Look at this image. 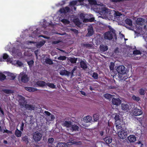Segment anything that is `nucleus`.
<instances>
[{
    "instance_id": "obj_54",
    "label": "nucleus",
    "mask_w": 147,
    "mask_h": 147,
    "mask_svg": "<svg viewBox=\"0 0 147 147\" xmlns=\"http://www.w3.org/2000/svg\"><path fill=\"white\" fill-rule=\"evenodd\" d=\"M54 141V139L53 138H50L48 139V142L49 144H52Z\"/></svg>"
},
{
    "instance_id": "obj_3",
    "label": "nucleus",
    "mask_w": 147,
    "mask_h": 147,
    "mask_svg": "<svg viewBox=\"0 0 147 147\" xmlns=\"http://www.w3.org/2000/svg\"><path fill=\"white\" fill-rule=\"evenodd\" d=\"M19 81L24 83L27 82L28 81V78L27 75L24 73H21L18 77Z\"/></svg>"
},
{
    "instance_id": "obj_58",
    "label": "nucleus",
    "mask_w": 147,
    "mask_h": 147,
    "mask_svg": "<svg viewBox=\"0 0 147 147\" xmlns=\"http://www.w3.org/2000/svg\"><path fill=\"white\" fill-rule=\"evenodd\" d=\"M27 63L28 64H33L34 61L33 60H31L30 61H28Z\"/></svg>"
},
{
    "instance_id": "obj_64",
    "label": "nucleus",
    "mask_w": 147,
    "mask_h": 147,
    "mask_svg": "<svg viewBox=\"0 0 147 147\" xmlns=\"http://www.w3.org/2000/svg\"><path fill=\"white\" fill-rule=\"evenodd\" d=\"M40 36L42 37L45 39H48L49 38V37H48L43 35H40Z\"/></svg>"
},
{
    "instance_id": "obj_60",
    "label": "nucleus",
    "mask_w": 147,
    "mask_h": 147,
    "mask_svg": "<svg viewBox=\"0 0 147 147\" xmlns=\"http://www.w3.org/2000/svg\"><path fill=\"white\" fill-rule=\"evenodd\" d=\"M60 42V41L59 40H57V41H55L53 42V44H57L59 43Z\"/></svg>"
},
{
    "instance_id": "obj_23",
    "label": "nucleus",
    "mask_w": 147,
    "mask_h": 147,
    "mask_svg": "<svg viewBox=\"0 0 147 147\" xmlns=\"http://www.w3.org/2000/svg\"><path fill=\"white\" fill-rule=\"evenodd\" d=\"M104 140L107 144H109L111 142L112 139L110 136L107 137L104 139Z\"/></svg>"
},
{
    "instance_id": "obj_55",
    "label": "nucleus",
    "mask_w": 147,
    "mask_h": 147,
    "mask_svg": "<svg viewBox=\"0 0 147 147\" xmlns=\"http://www.w3.org/2000/svg\"><path fill=\"white\" fill-rule=\"evenodd\" d=\"M81 67L83 69L86 70L87 68L86 65H80Z\"/></svg>"
},
{
    "instance_id": "obj_1",
    "label": "nucleus",
    "mask_w": 147,
    "mask_h": 147,
    "mask_svg": "<svg viewBox=\"0 0 147 147\" xmlns=\"http://www.w3.org/2000/svg\"><path fill=\"white\" fill-rule=\"evenodd\" d=\"M112 30L107 32L105 33L104 34V38L105 39L109 40H111L113 38H117L116 34L115 32V30L111 29Z\"/></svg>"
},
{
    "instance_id": "obj_17",
    "label": "nucleus",
    "mask_w": 147,
    "mask_h": 147,
    "mask_svg": "<svg viewBox=\"0 0 147 147\" xmlns=\"http://www.w3.org/2000/svg\"><path fill=\"white\" fill-rule=\"evenodd\" d=\"M128 140L131 143L134 142L136 140V138L134 135H130L128 137Z\"/></svg>"
},
{
    "instance_id": "obj_51",
    "label": "nucleus",
    "mask_w": 147,
    "mask_h": 147,
    "mask_svg": "<svg viewBox=\"0 0 147 147\" xmlns=\"http://www.w3.org/2000/svg\"><path fill=\"white\" fill-rule=\"evenodd\" d=\"M115 121L116 122H117L118 121H119L120 120V116L119 115H117L116 114L115 117Z\"/></svg>"
},
{
    "instance_id": "obj_15",
    "label": "nucleus",
    "mask_w": 147,
    "mask_h": 147,
    "mask_svg": "<svg viewBox=\"0 0 147 147\" xmlns=\"http://www.w3.org/2000/svg\"><path fill=\"white\" fill-rule=\"evenodd\" d=\"M70 8L67 7H66L64 8H61L59 11L61 13H65L69 12L70 11Z\"/></svg>"
},
{
    "instance_id": "obj_20",
    "label": "nucleus",
    "mask_w": 147,
    "mask_h": 147,
    "mask_svg": "<svg viewBox=\"0 0 147 147\" xmlns=\"http://www.w3.org/2000/svg\"><path fill=\"white\" fill-rule=\"evenodd\" d=\"M100 49L101 51L105 52L108 49V47L107 45L102 44L100 45Z\"/></svg>"
},
{
    "instance_id": "obj_33",
    "label": "nucleus",
    "mask_w": 147,
    "mask_h": 147,
    "mask_svg": "<svg viewBox=\"0 0 147 147\" xmlns=\"http://www.w3.org/2000/svg\"><path fill=\"white\" fill-rule=\"evenodd\" d=\"M94 18H87L84 20L83 21V22L86 23L88 22H92L94 20Z\"/></svg>"
},
{
    "instance_id": "obj_35",
    "label": "nucleus",
    "mask_w": 147,
    "mask_h": 147,
    "mask_svg": "<svg viewBox=\"0 0 147 147\" xmlns=\"http://www.w3.org/2000/svg\"><path fill=\"white\" fill-rule=\"evenodd\" d=\"M46 85L52 88H56V86L52 83H47Z\"/></svg>"
},
{
    "instance_id": "obj_10",
    "label": "nucleus",
    "mask_w": 147,
    "mask_h": 147,
    "mask_svg": "<svg viewBox=\"0 0 147 147\" xmlns=\"http://www.w3.org/2000/svg\"><path fill=\"white\" fill-rule=\"evenodd\" d=\"M97 9L98 12L101 15H105L108 12V9L102 7H100Z\"/></svg>"
},
{
    "instance_id": "obj_6",
    "label": "nucleus",
    "mask_w": 147,
    "mask_h": 147,
    "mask_svg": "<svg viewBox=\"0 0 147 147\" xmlns=\"http://www.w3.org/2000/svg\"><path fill=\"white\" fill-rule=\"evenodd\" d=\"M116 70L119 74L124 75L126 74L127 71V69L123 65H120L116 69Z\"/></svg>"
},
{
    "instance_id": "obj_46",
    "label": "nucleus",
    "mask_w": 147,
    "mask_h": 147,
    "mask_svg": "<svg viewBox=\"0 0 147 147\" xmlns=\"http://www.w3.org/2000/svg\"><path fill=\"white\" fill-rule=\"evenodd\" d=\"M67 57L64 56H60L57 58V59L59 60H64L66 59Z\"/></svg>"
},
{
    "instance_id": "obj_49",
    "label": "nucleus",
    "mask_w": 147,
    "mask_h": 147,
    "mask_svg": "<svg viewBox=\"0 0 147 147\" xmlns=\"http://www.w3.org/2000/svg\"><path fill=\"white\" fill-rule=\"evenodd\" d=\"M92 77L95 79H97L98 78V75L96 73H94Z\"/></svg>"
},
{
    "instance_id": "obj_42",
    "label": "nucleus",
    "mask_w": 147,
    "mask_h": 147,
    "mask_svg": "<svg viewBox=\"0 0 147 147\" xmlns=\"http://www.w3.org/2000/svg\"><path fill=\"white\" fill-rule=\"evenodd\" d=\"M6 78V76L2 73H0V80L2 81L4 80Z\"/></svg>"
},
{
    "instance_id": "obj_11",
    "label": "nucleus",
    "mask_w": 147,
    "mask_h": 147,
    "mask_svg": "<svg viewBox=\"0 0 147 147\" xmlns=\"http://www.w3.org/2000/svg\"><path fill=\"white\" fill-rule=\"evenodd\" d=\"M72 122L70 121H63L62 122V125L67 128H70L71 126Z\"/></svg>"
},
{
    "instance_id": "obj_24",
    "label": "nucleus",
    "mask_w": 147,
    "mask_h": 147,
    "mask_svg": "<svg viewBox=\"0 0 147 147\" xmlns=\"http://www.w3.org/2000/svg\"><path fill=\"white\" fill-rule=\"evenodd\" d=\"M73 21L74 24L78 27H80L81 24V23L80 22L78 18L74 19Z\"/></svg>"
},
{
    "instance_id": "obj_22",
    "label": "nucleus",
    "mask_w": 147,
    "mask_h": 147,
    "mask_svg": "<svg viewBox=\"0 0 147 147\" xmlns=\"http://www.w3.org/2000/svg\"><path fill=\"white\" fill-rule=\"evenodd\" d=\"M55 147H68V146L66 143L61 142L58 143Z\"/></svg>"
},
{
    "instance_id": "obj_30",
    "label": "nucleus",
    "mask_w": 147,
    "mask_h": 147,
    "mask_svg": "<svg viewBox=\"0 0 147 147\" xmlns=\"http://www.w3.org/2000/svg\"><path fill=\"white\" fill-rule=\"evenodd\" d=\"M121 108L122 110H126L128 109L129 106L128 105L126 104H122L121 105Z\"/></svg>"
},
{
    "instance_id": "obj_45",
    "label": "nucleus",
    "mask_w": 147,
    "mask_h": 147,
    "mask_svg": "<svg viewBox=\"0 0 147 147\" xmlns=\"http://www.w3.org/2000/svg\"><path fill=\"white\" fill-rule=\"evenodd\" d=\"M115 124L116 128L117 129H120L122 128L121 125L120 124H119L118 122L115 121Z\"/></svg>"
},
{
    "instance_id": "obj_43",
    "label": "nucleus",
    "mask_w": 147,
    "mask_h": 147,
    "mask_svg": "<svg viewBox=\"0 0 147 147\" xmlns=\"http://www.w3.org/2000/svg\"><path fill=\"white\" fill-rule=\"evenodd\" d=\"M86 15H85L83 13H81L80 15V19L82 20H83L85 19L86 18H85V17H86Z\"/></svg>"
},
{
    "instance_id": "obj_44",
    "label": "nucleus",
    "mask_w": 147,
    "mask_h": 147,
    "mask_svg": "<svg viewBox=\"0 0 147 147\" xmlns=\"http://www.w3.org/2000/svg\"><path fill=\"white\" fill-rule=\"evenodd\" d=\"M61 22L65 24H68L69 23V21L66 19H64L61 20Z\"/></svg>"
},
{
    "instance_id": "obj_19",
    "label": "nucleus",
    "mask_w": 147,
    "mask_h": 147,
    "mask_svg": "<svg viewBox=\"0 0 147 147\" xmlns=\"http://www.w3.org/2000/svg\"><path fill=\"white\" fill-rule=\"evenodd\" d=\"M88 34L89 36H92L94 33V31L93 27L91 26H89L88 29Z\"/></svg>"
},
{
    "instance_id": "obj_50",
    "label": "nucleus",
    "mask_w": 147,
    "mask_h": 147,
    "mask_svg": "<svg viewBox=\"0 0 147 147\" xmlns=\"http://www.w3.org/2000/svg\"><path fill=\"white\" fill-rule=\"evenodd\" d=\"M132 98L134 100H136L137 101H139L140 100V98L138 96H136L135 95H133V96H132Z\"/></svg>"
},
{
    "instance_id": "obj_25",
    "label": "nucleus",
    "mask_w": 147,
    "mask_h": 147,
    "mask_svg": "<svg viewBox=\"0 0 147 147\" xmlns=\"http://www.w3.org/2000/svg\"><path fill=\"white\" fill-rule=\"evenodd\" d=\"M70 129L72 131H78L79 130V127L77 125L72 124L71 126V127Z\"/></svg>"
},
{
    "instance_id": "obj_21",
    "label": "nucleus",
    "mask_w": 147,
    "mask_h": 147,
    "mask_svg": "<svg viewBox=\"0 0 147 147\" xmlns=\"http://www.w3.org/2000/svg\"><path fill=\"white\" fill-rule=\"evenodd\" d=\"M92 118L90 115H88L85 117L83 118V120L85 123H88L90 122L92 120Z\"/></svg>"
},
{
    "instance_id": "obj_34",
    "label": "nucleus",
    "mask_w": 147,
    "mask_h": 147,
    "mask_svg": "<svg viewBox=\"0 0 147 147\" xmlns=\"http://www.w3.org/2000/svg\"><path fill=\"white\" fill-rule=\"evenodd\" d=\"M93 117L94 119V121H97L99 120V116L97 114H94L93 115Z\"/></svg>"
},
{
    "instance_id": "obj_5",
    "label": "nucleus",
    "mask_w": 147,
    "mask_h": 147,
    "mask_svg": "<svg viewBox=\"0 0 147 147\" xmlns=\"http://www.w3.org/2000/svg\"><path fill=\"white\" fill-rule=\"evenodd\" d=\"M57 67L59 68L58 69H61L60 71L59 74L61 76H66L69 77L70 75L69 71L65 69V68L62 67L60 65H57Z\"/></svg>"
},
{
    "instance_id": "obj_56",
    "label": "nucleus",
    "mask_w": 147,
    "mask_h": 147,
    "mask_svg": "<svg viewBox=\"0 0 147 147\" xmlns=\"http://www.w3.org/2000/svg\"><path fill=\"white\" fill-rule=\"evenodd\" d=\"M71 31L74 32L75 34H78V30L75 29H71Z\"/></svg>"
},
{
    "instance_id": "obj_38",
    "label": "nucleus",
    "mask_w": 147,
    "mask_h": 147,
    "mask_svg": "<svg viewBox=\"0 0 147 147\" xmlns=\"http://www.w3.org/2000/svg\"><path fill=\"white\" fill-rule=\"evenodd\" d=\"M22 140L26 144H27L29 142V139L27 136H24L22 138Z\"/></svg>"
},
{
    "instance_id": "obj_9",
    "label": "nucleus",
    "mask_w": 147,
    "mask_h": 147,
    "mask_svg": "<svg viewBox=\"0 0 147 147\" xmlns=\"http://www.w3.org/2000/svg\"><path fill=\"white\" fill-rule=\"evenodd\" d=\"M3 59H6L7 62L10 63L12 61L11 58L9 57V55L6 53L3 54L2 58L0 57V62L3 61Z\"/></svg>"
},
{
    "instance_id": "obj_59",
    "label": "nucleus",
    "mask_w": 147,
    "mask_h": 147,
    "mask_svg": "<svg viewBox=\"0 0 147 147\" xmlns=\"http://www.w3.org/2000/svg\"><path fill=\"white\" fill-rule=\"evenodd\" d=\"M24 123L22 122L21 125L20 126V130L22 131H23V127L24 126Z\"/></svg>"
},
{
    "instance_id": "obj_48",
    "label": "nucleus",
    "mask_w": 147,
    "mask_h": 147,
    "mask_svg": "<svg viewBox=\"0 0 147 147\" xmlns=\"http://www.w3.org/2000/svg\"><path fill=\"white\" fill-rule=\"evenodd\" d=\"M141 54V53L140 52V51L139 50H136L134 51L133 52V54L134 55H138L140 54Z\"/></svg>"
},
{
    "instance_id": "obj_12",
    "label": "nucleus",
    "mask_w": 147,
    "mask_h": 147,
    "mask_svg": "<svg viewBox=\"0 0 147 147\" xmlns=\"http://www.w3.org/2000/svg\"><path fill=\"white\" fill-rule=\"evenodd\" d=\"M145 22L144 19L142 18H139L137 19L136 23L137 24L141 26H142L144 25Z\"/></svg>"
},
{
    "instance_id": "obj_14",
    "label": "nucleus",
    "mask_w": 147,
    "mask_h": 147,
    "mask_svg": "<svg viewBox=\"0 0 147 147\" xmlns=\"http://www.w3.org/2000/svg\"><path fill=\"white\" fill-rule=\"evenodd\" d=\"M142 110L136 108H135L133 110V113L134 115L135 116L140 115L142 114Z\"/></svg>"
},
{
    "instance_id": "obj_32",
    "label": "nucleus",
    "mask_w": 147,
    "mask_h": 147,
    "mask_svg": "<svg viewBox=\"0 0 147 147\" xmlns=\"http://www.w3.org/2000/svg\"><path fill=\"white\" fill-rule=\"evenodd\" d=\"M25 90H27L29 91L30 92H33L37 90L35 89H34L33 88H31L30 87H26L25 88Z\"/></svg>"
},
{
    "instance_id": "obj_36",
    "label": "nucleus",
    "mask_w": 147,
    "mask_h": 147,
    "mask_svg": "<svg viewBox=\"0 0 147 147\" xmlns=\"http://www.w3.org/2000/svg\"><path fill=\"white\" fill-rule=\"evenodd\" d=\"M104 96L107 99H110L112 98L113 95L109 94H106L104 95Z\"/></svg>"
},
{
    "instance_id": "obj_13",
    "label": "nucleus",
    "mask_w": 147,
    "mask_h": 147,
    "mask_svg": "<svg viewBox=\"0 0 147 147\" xmlns=\"http://www.w3.org/2000/svg\"><path fill=\"white\" fill-rule=\"evenodd\" d=\"M121 100L119 98H113L112 99V104L117 106L119 105L121 103Z\"/></svg>"
},
{
    "instance_id": "obj_2",
    "label": "nucleus",
    "mask_w": 147,
    "mask_h": 147,
    "mask_svg": "<svg viewBox=\"0 0 147 147\" xmlns=\"http://www.w3.org/2000/svg\"><path fill=\"white\" fill-rule=\"evenodd\" d=\"M129 132L126 130H124L121 129L118 132V134L119 136L122 139L125 138L127 136Z\"/></svg>"
},
{
    "instance_id": "obj_29",
    "label": "nucleus",
    "mask_w": 147,
    "mask_h": 147,
    "mask_svg": "<svg viewBox=\"0 0 147 147\" xmlns=\"http://www.w3.org/2000/svg\"><path fill=\"white\" fill-rule=\"evenodd\" d=\"M125 22L128 25L131 26H132V21L129 19L127 18L125 21Z\"/></svg>"
},
{
    "instance_id": "obj_8",
    "label": "nucleus",
    "mask_w": 147,
    "mask_h": 147,
    "mask_svg": "<svg viewBox=\"0 0 147 147\" xmlns=\"http://www.w3.org/2000/svg\"><path fill=\"white\" fill-rule=\"evenodd\" d=\"M19 104L21 106V108L25 107L26 104V102L24 97L20 96H19Z\"/></svg>"
},
{
    "instance_id": "obj_26",
    "label": "nucleus",
    "mask_w": 147,
    "mask_h": 147,
    "mask_svg": "<svg viewBox=\"0 0 147 147\" xmlns=\"http://www.w3.org/2000/svg\"><path fill=\"white\" fill-rule=\"evenodd\" d=\"M36 84L39 86L43 87L46 85V83L44 81H39L36 83Z\"/></svg>"
},
{
    "instance_id": "obj_47",
    "label": "nucleus",
    "mask_w": 147,
    "mask_h": 147,
    "mask_svg": "<svg viewBox=\"0 0 147 147\" xmlns=\"http://www.w3.org/2000/svg\"><path fill=\"white\" fill-rule=\"evenodd\" d=\"M121 15V14L118 11L115 12L114 14V17L117 18H118Z\"/></svg>"
},
{
    "instance_id": "obj_7",
    "label": "nucleus",
    "mask_w": 147,
    "mask_h": 147,
    "mask_svg": "<svg viewBox=\"0 0 147 147\" xmlns=\"http://www.w3.org/2000/svg\"><path fill=\"white\" fill-rule=\"evenodd\" d=\"M44 113L47 116L46 117V119L47 121H52L55 118L54 116L53 115L51 114L49 112L45 111L44 112Z\"/></svg>"
},
{
    "instance_id": "obj_40",
    "label": "nucleus",
    "mask_w": 147,
    "mask_h": 147,
    "mask_svg": "<svg viewBox=\"0 0 147 147\" xmlns=\"http://www.w3.org/2000/svg\"><path fill=\"white\" fill-rule=\"evenodd\" d=\"M145 90L143 88L140 89L139 91L140 94L141 95H144L145 94Z\"/></svg>"
},
{
    "instance_id": "obj_41",
    "label": "nucleus",
    "mask_w": 147,
    "mask_h": 147,
    "mask_svg": "<svg viewBox=\"0 0 147 147\" xmlns=\"http://www.w3.org/2000/svg\"><path fill=\"white\" fill-rule=\"evenodd\" d=\"M3 91L5 93L9 94L12 93V90L8 89H4L3 90Z\"/></svg>"
},
{
    "instance_id": "obj_62",
    "label": "nucleus",
    "mask_w": 147,
    "mask_h": 147,
    "mask_svg": "<svg viewBox=\"0 0 147 147\" xmlns=\"http://www.w3.org/2000/svg\"><path fill=\"white\" fill-rule=\"evenodd\" d=\"M69 143H70V144H77V142H68Z\"/></svg>"
},
{
    "instance_id": "obj_27",
    "label": "nucleus",
    "mask_w": 147,
    "mask_h": 147,
    "mask_svg": "<svg viewBox=\"0 0 147 147\" xmlns=\"http://www.w3.org/2000/svg\"><path fill=\"white\" fill-rule=\"evenodd\" d=\"M45 42L46 41L45 40H43L40 41L36 44V47L38 48H40L43 46Z\"/></svg>"
},
{
    "instance_id": "obj_61",
    "label": "nucleus",
    "mask_w": 147,
    "mask_h": 147,
    "mask_svg": "<svg viewBox=\"0 0 147 147\" xmlns=\"http://www.w3.org/2000/svg\"><path fill=\"white\" fill-rule=\"evenodd\" d=\"M114 65H110L109 68L111 70H113L114 69Z\"/></svg>"
},
{
    "instance_id": "obj_18",
    "label": "nucleus",
    "mask_w": 147,
    "mask_h": 147,
    "mask_svg": "<svg viewBox=\"0 0 147 147\" xmlns=\"http://www.w3.org/2000/svg\"><path fill=\"white\" fill-rule=\"evenodd\" d=\"M78 58H75V57H67V60L68 62H70L72 63H76V61H78Z\"/></svg>"
},
{
    "instance_id": "obj_28",
    "label": "nucleus",
    "mask_w": 147,
    "mask_h": 147,
    "mask_svg": "<svg viewBox=\"0 0 147 147\" xmlns=\"http://www.w3.org/2000/svg\"><path fill=\"white\" fill-rule=\"evenodd\" d=\"M22 134V132L18 130L17 129H16L15 132V135L18 137H20L21 136Z\"/></svg>"
},
{
    "instance_id": "obj_4",
    "label": "nucleus",
    "mask_w": 147,
    "mask_h": 147,
    "mask_svg": "<svg viewBox=\"0 0 147 147\" xmlns=\"http://www.w3.org/2000/svg\"><path fill=\"white\" fill-rule=\"evenodd\" d=\"M42 133L38 131L33 134V138L35 142L40 141L42 139Z\"/></svg>"
},
{
    "instance_id": "obj_37",
    "label": "nucleus",
    "mask_w": 147,
    "mask_h": 147,
    "mask_svg": "<svg viewBox=\"0 0 147 147\" xmlns=\"http://www.w3.org/2000/svg\"><path fill=\"white\" fill-rule=\"evenodd\" d=\"M78 3V1H73L70 2L69 5L70 6H74L77 5Z\"/></svg>"
},
{
    "instance_id": "obj_39",
    "label": "nucleus",
    "mask_w": 147,
    "mask_h": 147,
    "mask_svg": "<svg viewBox=\"0 0 147 147\" xmlns=\"http://www.w3.org/2000/svg\"><path fill=\"white\" fill-rule=\"evenodd\" d=\"M83 46L84 47H86V48H91L93 47L92 45L88 43L84 44H83Z\"/></svg>"
},
{
    "instance_id": "obj_31",
    "label": "nucleus",
    "mask_w": 147,
    "mask_h": 147,
    "mask_svg": "<svg viewBox=\"0 0 147 147\" xmlns=\"http://www.w3.org/2000/svg\"><path fill=\"white\" fill-rule=\"evenodd\" d=\"M45 62L47 64H53V62L51 59L48 58H46Z\"/></svg>"
},
{
    "instance_id": "obj_53",
    "label": "nucleus",
    "mask_w": 147,
    "mask_h": 147,
    "mask_svg": "<svg viewBox=\"0 0 147 147\" xmlns=\"http://www.w3.org/2000/svg\"><path fill=\"white\" fill-rule=\"evenodd\" d=\"M78 62H77V63H78L80 62V64H86L84 61H82V59L80 58H78Z\"/></svg>"
},
{
    "instance_id": "obj_57",
    "label": "nucleus",
    "mask_w": 147,
    "mask_h": 147,
    "mask_svg": "<svg viewBox=\"0 0 147 147\" xmlns=\"http://www.w3.org/2000/svg\"><path fill=\"white\" fill-rule=\"evenodd\" d=\"M75 70V69H73L71 72H69L70 75H71V77H72L74 75V71Z\"/></svg>"
},
{
    "instance_id": "obj_52",
    "label": "nucleus",
    "mask_w": 147,
    "mask_h": 147,
    "mask_svg": "<svg viewBox=\"0 0 147 147\" xmlns=\"http://www.w3.org/2000/svg\"><path fill=\"white\" fill-rule=\"evenodd\" d=\"M89 2L91 4L96 5V1L95 0H89Z\"/></svg>"
},
{
    "instance_id": "obj_63",
    "label": "nucleus",
    "mask_w": 147,
    "mask_h": 147,
    "mask_svg": "<svg viewBox=\"0 0 147 147\" xmlns=\"http://www.w3.org/2000/svg\"><path fill=\"white\" fill-rule=\"evenodd\" d=\"M6 132L7 134L10 133L11 132L10 131L8 130H4L3 133Z\"/></svg>"
},
{
    "instance_id": "obj_16",
    "label": "nucleus",
    "mask_w": 147,
    "mask_h": 147,
    "mask_svg": "<svg viewBox=\"0 0 147 147\" xmlns=\"http://www.w3.org/2000/svg\"><path fill=\"white\" fill-rule=\"evenodd\" d=\"M26 109L30 111L34 110L35 109V106L34 105L30 104H26L25 107Z\"/></svg>"
}]
</instances>
